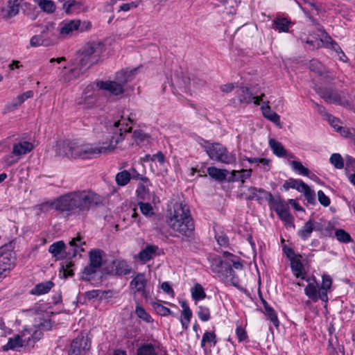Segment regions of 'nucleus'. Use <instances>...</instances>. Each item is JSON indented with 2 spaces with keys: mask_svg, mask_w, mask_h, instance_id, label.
Returning <instances> with one entry per match:
<instances>
[{
  "mask_svg": "<svg viewBox=\"0 0 355 355\" xmlns=\"http://www.w3.org/2000/svg\"><path fill=\"white\" fill-rule=\"evenodd\" d=\"M128 123L133 121L128 116L127 119L121 116L120 119L114 121L112 124L106 125L107 130L112 136L109 142L98 143H80L73 141H64L57 146V154L59 156L72 159H94L100 157L102 154H107L114 150L116 145L123 140L124 135L132 130L128 127Z\"/></svg>",
  "mask_w": 355,
  "mask_h": 355,
  "instance_id": "f257e3e1",
  "label": "nucleus"
},
{
  "mask_svg": "<svg viewBox=\"0 0 355 355\" xmlns=\"http://www.w3.org/2000/svg\"><path fill=\"white\" fill-rule=\"evenodd\" d=\"M101 197L90 190L75 191L65 193L53 203V208L69 215L87 214L89 209L101 204Z\"/></svg>",
  "mask_w": 355,
  "mask_h": 355,
  "instance_id": "f03ea898",
  "label": "nucleus"
},
{
  "mask_svg": "<svg viewBox=\"0 0 355 355\" xmlns=\"http://www.w3.org/2000/svg\"><path fill=\"white\" fill-rule=\"evenodd\" d=\"M170 227L181 235L190 238L193 234L194 223L189 207L182 203H175L173 213L167 220Z\"/></svg>",
  "mask_w": 355,
  "mask_h": 355,
  "instance_id": "7ed1b4c3",
  "label": "nucleus"
},
{
  "mask_svg": "<svg viewBox=\"0 0 355 355\" xmlns=\"http://www.w3.org/2000/svg\"><path fill=\"white\" fill-rule=\"evenodd\" d=\"M102 51L103 46L100 43H87L81 50L80 65L88 69L98 61Z\"/></svg>",
  "mask_w": 355,
  "mask_h": 355,
  "instance_id": "20e7f679",
  "label": "nucleus"
},
{
  "mask_svg": "<svg viewBox=\"0 0 355 355\" xmlns=\"http://www.w3.org/2000/svg\"><path fill=\"white\" fill-rule=\"evenodd\" d=\"M208 157L214 161L225 164H230L236 161V157L227 149L219 143L209 144L204 146Z\"/></svg>",
  "mask_w": 355,
  "mask_h": 355,
  "instance_id": "39448f33",
  "label": "nucleus"
},
{
  "mask_svg": "<svg viewBox=\"0 0 355 355\" xmlns=\"http://www.w3.org/2000/svg\"><path fill=\"white\" fill-rule=\"evenodd\" d=\"M102 251L92 250L89 252V263L81 272L80 278L84 281H91L95 278L96 274L102 266Z\"/></svg>",
  "mask_w": 355,
  "mask_h": 355,
  "instance_id": "423d86ee",
  "label": "nucleus"
},
{
  "mask_svg": "<svg viewBox=\"0 0 355 355\" xmlns=\"http://www.w3.org/2000/svg\"><path fill=\"white\" fill-rule=\"evenodd\" d=\"M315 90L327 103H334L344 107L350 106L349 101L346 97L347 93L344 90L338 93L333 87H315Z\"/></svg>",
  "mask_w": 355,
  "mask_h": 355,
  "instance_id": "0eeeda50",
  "label": "nucleus"
},
{
  "mask_svg": "<svg viewBox=\"0 0 355 355\" xmlns=\"http://www.w3.org/2000/svg\"><path fill=\"white\" fill-rule=\"evenodd\" d=\"M215 261L216 264L213 265V271L217 273L218 277L226 283L238 287L239 279L234 275L231 263L229 261H223L220 259H216Z\"/></svg>",
  "mask_w": 355,
  "mask_h": 355,
  "instance_id": "6e6552de",
  "label": "nucleus"
},
{
  "mask_svg": "<svg viewBox=\"0 0 355 355\" xmlns=\"http://www.w3.org/2000/svg\"><path fill=\"white\" fill-rule=\"evenodd\" d=\"M15 253L5 245L0 248V280L15 266Z\"/></svg>",
  "mask_w": 355,
  "mask_h": 355,
  "instance_id": "1a4fd4ad",
  "label": "nucleus"
},
{
  "mask_svg": "<svg viewBox=\"0 0 355 355\" xmlns=\"http://www.w3.org/2000/svg\"><path fill=\"white\" fill-rule=\"evenodd\" d=\"M53 30L54 24L53 23L47 24L40 35H34L31 37L30 45L33 47L40 46H49L53 45L55 40L48 37L49 33H51Z\"/></svg>",
  "mask_w": 355,
  "mask_h": 355,
  "instance_id": "9d476101",
  "label": "nucleus"
},
{
  "mask_svg": "<svg viewBox=\"0 0 355 355\" xmlns=\"http://www.w3.org/2000/svg\"><path fill=\"white\" fill-rule=\"evenodd\" d=\"M81 24L80 20L73 19L63 21L60 24V35L61 37L66 38L73 35L74 32L78 31Z\"/></svg>",
  "mask_w": 355,
  "mask_h": 355,
  "instance_id": "9b49d317",
  "label": "nucleus"
},
{
  "mask_svg": "<svg viewBox=\"0 0 355 355\" xmlns=\"http://www.w3.org/2000/svg\"><path fill=\"white\" fill-rule=\"evenodd\" d=\"M28 331H24L21 336L16 335L12 338H10L7 344L3 347L4 350L15 349L22 347L24 344L29 345L31 343V337L28 336Z\"/></svg>",
  "mask_w": 355,
  "mask_h": 355,
  "instance_id": "f8f14e48",
  "label": "nucleus"
},
{
  "mask_svg": "<svg viewBox=\"0 0 355 355\" xmlns=\"http://www.w3.org/2000/svg\"><path fill=\"white\" fill-rule=\"evenodd\" d=\"M96 87L100 89L107 91L114 96L121 95L125 92L122 85L115 80L98 81L96 83Z\"/></svg>",
  "mask_w": 355,
  "mask_h": 355,
  "instance_id": "ddd939ff",
  "label": "nucleus"
},
{
  "mask_svg": "<svg viewBox=\"0 0 355 355\" xmlns=\"http://www.w3.org/2000/svg\"><path fill=\"white\" fill-rule=\"evenodd\" d=\"M304 293L309 298L314 302H316L319 299L324 302L328 301V296L326 291H321L320 288L318 290L317 285L313 283L308 284L304 288Z\"/></svg>",
  "mask_w": 355,
  "mask_h": 355,
  "instance_id": "4468645a",
  "label": "nucleus"
},
{
  "mask_svg": "<svg viewBox=\"0 0 355 355\" xmlns=\"http://www.w3.org/2000/svg\"><path fill=\"white\" fill-rule=\"evenodd\" d=\"M146 282L145 274L138 273L130 282V286L135 293H141L144 297H146Z\"/></svg>",
  "mask_w": 355,
  "mask_h": 355,
  "instance_id": "2eb2a0df",
  "label": "nucleus"
},
{
  "mask_svg": "<svg viewBox=\"0 0 355 355\" xmlns=\"http://www.w3.org/2000/svg\"><path fill=\"white\" fill-rule=\"evenodd\" d=\"M259 191L264 193V198L268 200L270 204L272 205L277 214L289 209L288 204L284 200L281 199L275 200L271 193L268 192L264 189H260Z\"/></svg>",
  "mask_w": 355,
  "mask_h": 355,
  "instance_id": "dca6fc26",
  "label": "nucleus"
},
{
  "mask_svg": "<svg viewBox=\"0 0 355 355\" xmlns=\"http://www.w3.org/2000/svg\"><path fill=\"white\" fill-rule=\"evenodd\" d=\"M34 148V145L26 141H19L13 144L12 154L17 155L19 159L27 153L31 152Z\"/></svg>",
  "mask_w": 355,
  "mask_h": 355,
  "instance_id": "f3484780",
  "label": "nucleus"
},
{
  "mask_svg": "<svg viewBox=\"0 0 355 355\" xmlns=\"http://www.w3.org/2000/svg\"><path fill=\"white\" fill-rule=\"evenodd\" d=\"M23 1L24 0H8V6L3 8L1 10L3 18L8 19L18 14L20 3Z\"/></svg>",
  "mask_w": 355,
  "mask_h": 355,
  "instance_id": "a211bd4d",
  "label": "nucleus"
},
{
  "mask_svg": "<svg viewBox=\"0 0 355 355\" xmlns=\"http://www.w3.org/2000/svg\"><path fill=\"white\" fill-rule=\"evenodd\" d=\"M320 224L315 223L312 219H309L305 223L304 225L298 231L297 235L301 239L305 241L308 239L314 230H319L320 227Z\"/></svg>",
  "mask_w": 355,
  "mask_h": 355,
  "instance_id": "6ab92c4d",
  "label": "nucleus"
},
{
  "mask_svg": "<svg viewBox=\"0 0 355 355\" xmlns=\"http://www.w3.org/2000/svg\"><path fill=\"white\" fill-rule=\"evenodd\" d=\"M138 69L135 68L130 71L121 70L115 75V81L122 85L124 88L125 85L132 80L134 75L137 73Z\"/></svg>",
  "mask_w": 355,
  "mask_h": 355,
  "instance_id": "aec40b11",
  "label": "nucleus"
},
{
  "mask_svg": "<svg viewBox=\"0 0 355 355\" xmlns=\"http://www.w3.org/2000/svg\"><path fill=\"white\" fill-rule=\"evenodd\" d=\"M95 101L96 96H94V86L89 85L85 88L80 101L78 102V104H83L89 107H92L95 103Z\"/></svg>",
  "mask_w": 355,
  "mask_h": 355,
  "instance_id": "412c9836",
  "label": "nucleus"
},
{
  "mask_svg": "<svg viewBox=\"0 0 355 355\" xmlns=\"http://www.w3.org/2000/svg\"><path fill=\"white\" fill-rule=\"evenodd\" d=\"M66 245L64 241H59L52 243L49 248V252L58 260L65 258Z\"/></svg>",
  "mask_w": 355,
  "mask_h": 355,
  "instance_id": "4be33fe9",
  "label": "nucleus"
},
{
  "mask_svg": "<svg viewBox=\"0 0 355 355\" xmlns=\"http://www.w3.org/2000/svg\"><path fill=\"white\" fill-rule=\"evenodd\" d=\"M309 69L311 71L315 72L319 76H324L327 79V83H330L334 80V77L327 71L326 68L323 64L316 60H313L310 62Z\"/></svg>",
  "mask_w": 355,
  "mask_h": 355,
  "instance_id": "5701e85b",
  "label": "nucleus"
},
{
  "mask_svg": "<svg viewBox=\"0 0 355 355\" xmlns=\"http://www.w3.org/2000/svg\"><path fill=\"white\" fill-rule=\"evenodd\" d=\"M261 109L265 118L273 122L277 125L280 126V117L276 112L270 109L269 101L263 102Z\"/></svg>",
  "mask_w": 355,
  "mask_h": 355,
  "instance_id": "b1692460",
  "label": "nucleus"
},
{
  "mask_svg": "<svg viewBox=\"0 0 355 355\" xmlns=\"http://www.w3.org/2000/svg\"><path fill=\"white\" fill-rule=\"evenodd\" d=\"M236 98L240 104H249L253 101L252 94L249 88L241 87L236 90Z\"/></svg>",
  "mask_w": 355,
  "mask_h": 355,
  "instance_id": "393cba45",
  "label": "nucleus"
},
{
  "mask_svg": "<svg viewBox=\"0 0 355 355\" xmlns=\"http://www.w3.org/2000/svg\"><path fill=\"white\" fill-rule=\"evenodd\" d=\"M90 340L87 337H85L83 335L77 336L73 340L71 347L73 349H78L79 352L88 350L90 347Z\"/></svg>",
  "mask_w": 355,
  "mask_h": 355,
  "instance_id": "a878e982",
  "label": "nucleus"
},
{
  "mask_svg": "<svg viewBox=\"0 0 355 355\" xmlns=\"http://www.w3.org/2000/svg\"><path fill=\"white\" fill-rule=\"evenodd\" d=\"M69 244L71 248L67 252L65 251V258L66 257H69V258L74 257L76 255L79 249L80 251L83 252L84 249L80 247V245L85 244V242H82L81 238L78 236L77 238L73 239L69 242Z\"/></svg>",
  "mask_w": 355,
  "mask_h": 355,
  "instance_id": "bb28decb",
  "label": "nucleus"
},
{
  "mask_svg": "<svg viewBox=\"0 0 355 355\" xmlns=\"http://www.w3.org/2000/svg\"><path fill=\"white\" fill-rule=\"evenodd\" d=\"M252 175L251 169H242L241 171L233 170L231 175L228 178V182H235L241 180L242 182L245 179L249 178Z\"/></svg>",
  "mask_w": 355,
  "mask_h": 355,
  "instance_id": "cd10ccee",
  "label": "nucleus"
},
{
  "mask_svg": "<svg viewBox=\"0 0 355 355\" xmlns=\"http://www.w3.org/2000/svg\"><path fill=\"white\" fill-rule=\"evenodd\" d=\"M54 286L51 281H46L37 284L31 291V293L35 295H40L47 293Z\"/></svg>",
  "mask_w": 355,
  "mask_h": 355,
  "instance_id": "c85d7f7f",
  "label": "nucleus"
},
{
  "mask_svg": "<svg viewBox=\"0 0 355 355\" xmlns=\"http://www.w3.org/2000/svg\"><path fill=\"white\" fill-rule=\"evenodd\" d=\"M306 184L302 180L298 179L290 178L286 180L283 184V189L285 191H288L289 189H294L299 192H302L306 187Z\"/></svg>",
  "mask_w": 355,
  "mask_h": 355,
  "instance_id": "c756f323",
  "label": "nucleus"
},
{
  "mask_svg": "<svg viewBox=\"0 0 355 355\" xmlns=\"http://www.w3.org/2000/svg\"><path fill=\"white\" fill-rule=\"evenodd\" d=\"M207 173L210 177L218 181L225 180L229 174V171L227 169H220L215 166L209 167Z\"/></svg>",
  "mask_w": 355,
  "mask_h": 355,
  "instance_id": "7c9ffc66",
  "label": "nucleus"
},
{
  "mask_svg": "<svg viewBox=\"0 0 355 355\" xmlns=\"http://www.w3.org/2000/svg\"><path fill=\"white\" fill-rule=\"evenodd\" d=\"M275 29L279 32L288 33L289 26L293 24V22L285 17H276L274 21Z\"/></svg>",
  "mask_w": 355,
  "mask_h": 355,
  "instance_id": "2f4dec72",
  "label": "nucleus"
},
{
  "mask_svg": "<svg viewBox=\"0 0 355 355\" xmlns=\"http://www.w3.org/2000/svg\"><path fill=\"white\" fill-rule=\"evenodd\" d=\"M291 268L293 274L297 277H300L304 279L305 272H304V266L298 258H293L291 261Z\"/></svg>",
  "mask_w": 355,
  "mask_h": 355,
  "instance_id": "473e14b6",
  "label": "nucleus"
},
{
  "mask_svg": "<svg viewBox=\"0 0 355 355\" xmlns=\"http://www.w3.org/2000/svg\"><path fill=\"white\" fill-rule=\"evenodd\" d=\"M113 265L115 267V273L118 275H125L130 272V267L123 260L114 261Z\"/></svg>",
  "mask_w": 355,
  "mask_h": 355,
  "instance_id": "72a5a7b5",
  "label": "nucleus"
},
{
  "mask_svg": "<svg viewBox=\"0 0 355 355\" xmlns=\"http://www.w3.org/2000/svg\"><path fill=\"white\" fill-rule=\"evenodd\" d=\"M150 182L148 183H144V182L139 183L137 189L136 190L137 198L139 200H145L149 197V189Z\"/></svg>",
  "mask_w": 355,
  "mask_h": 355,
  "instance_id": "f704fd0d",
  "label": "nucleus"
},
{
  "mask_svg": "<svg viewBox=\"0 0 355 355\" xmlns=\"http://www.w3.org/2000/svg\"><path fill=\"white\" fill-rule=\"evenodd\" d=\"M157 249L158 247L156 245H147L145 249L139 252V257L141 261H148L155 254Z\"/></svg>",
  "mask_w": 355,
  "mask_h": 355,
  "instance_id": "c9c22d12",
  "label": "nucleus"
},
{
  "mask_svg": "<svg viewBox=\"0 0 355 355\" xmlns=\"http://www.w3.org/2000/svg\"><path fill=\"white\" fill-rule=\"evenodd\" d=\"M269 145L272 150L273 153L277 156L282 157L286 155V150L280 142L277 141L274 139H270L269 140Z\"/></svg>",
  "mask_w": 355,
  "mask_h": 355,
  "instance_id": "e433bc0d",
  "label": "nucleus"
},
{
  "mask_svg": "<svg viewBox=\"0 0 355 355\" xmlns=\"http://www.w3.org/2000/svg\"><path fill=\"white\" fill-rule=\"evenodd\" d=\"M217 342L216 335L214 331H206L202 336L200 346L202 348H205L207 343H210L213 346H215Z\"/></svg>",
  "mask_w": 355,
  "mask_h": 355,
  "instance_id": "4c0bfd02",
  "label": "nucleus"
},
{
  "mask_svg": "<svg viewBox=\"0 0 355 355\" xmlns=\"http://www.w3.org/2000/svg\"><path fill=\"white\" fill-rule=\"evenodd\" d=\"M191 296L195 301L203 300L206 297V293L203 287L198 283H196L191 288Z\"/></svg>",
  "mask_w": 355,
  "mask_h": 355,
  "instance_id": "58836bf2",
  "label": "nucleus"
},
{
  "mask_svg": "<svg viewBox=\"0 0 355 355\" xmlns=\"http://www.w3.org/2000/svg\"><path fill=\"white\" fill-rule=\"evenodd\" d=\"M115 180L119 186L123 187L128 184L131 180V176L128 171L124 170L116 175Z\"/></svg>",
  "mask_w": 355,
  "mask_h": 355,
  "instance_id": "ea45409f",
  "label": "nucleus"
},
{
  "mask_svg": "<svg viewBox=\"0 0 355 355\" xmlns=\"http://www.w3.org/2000/svg\"><path fill=\"white\" fill-rule=\"evenodd\" d=\"M137 355H157V353L155 346L151 343H147L137 349Z\"/></svg>",
  "mask_w": 355,
  "mask_h": 355,
  "instance_id": "a19ab883",
  "label": "nucleus"
},
{
  "mask_svg": "<svg viewBox=\"0 0 355 355\" xmlns=\"http://www.w3.org/2000/svg\"><path fill=\"white\" fill-rule=\"evenodd\" d=\"M24 331H28L27 335L31 337V343L29 345H33L37 340H39L43 334L41 329H35L31 328L29 329H25Z\"/></svg>",
  "mask_w": 355,
  "mask_h": 355,
  "instance_id": "79ce46f5",
  "label": "nucleus"
},
{
  "mask_svg": "<svg viewBox=\"0 0 355 355\" xmlns=\"http://www.w3.org/2000/svg\"><path fill=\"white\" fill-rule=\"evenodd\" d=\"M38 6L41 10L48 13H52L55 10V5L53 1L50 0H40Z\"/></svg>",
  "mask_w": 355,
  "mask_h": 355,
  "instance_id": "37998d69",
  "label": "nucleus"
},
{
  "mask_svg": "<svg viewBox=\"0 0 355 355\" xmlns=\"http://www.w3.org/2000/svg\"><path fill=\"white\" fill-rule=\"evenodd\" d=\"M153 309L156 311V312L162 316H166L171 315L173 317H176V314L172 312L168 308L162 305L159 303L154 302L153 304Z\"/></svg>",
  "mask_w": 355,
  "mask_h": 355,
  "instance_id": "c03bdc74",
  "label": "nucleus"
},
{
  "mask_svg": "<svg viewBox=\"0 0 355 355\" xmlns=\"http://www.w3.org/2000/svg\"><path fill=\"white\" fill-rule=\"evenodd\" d=\"M73 266V263L69 260H66L61 263L60 272H63L64 277H72L73 275V270L72 269Z\"/></svg>",
  "mask_w": 355,
  "mask_h": 355,
  "instance_id": "a18cd8bd",
  "label": "nucleus"
},
{
  "mask_svg": "<svg viewBox=\"0 0 355 355\" xmlns=\"http://www.w3.org/2000/svg\"><path fill=\"white\" fill-rule=\"evenodd\" d=\"M291 164L293 171L297 172L300 175L309 176L310 173L309 170L304 167L300 162L294 160L291 162Z\"/></svg>",
  "mask_w": 355,
  "mask_h": 355,
  "instance_id": "49530a36",
  "label": "nucleus"
},
{
  "mask_svg": "<svg viewBox=\"0 0 355 355\" xmlns=\"http://www.w3.org/2000/svg\"><path fill=\"white\" fill-rule=\"evenodd\" d=\"M81 4L78 1H72L71 2H66L63 5V9L67 14H71L77 12L80 8Z\"/></svg>",
  "mask_w": 355,
  "mask_h": 355,
  "instance_id": "de8ad7c7",
  "label": "nucleus"
},
{
  "mask_svg": "<svg viewBox=\"0 0 355 355\" xmlns=\"http://www.w3.org/2000/svg\"><path fill=\"white\" fill-rule=\"evenodd\" d=\"M191 318H192L191 310H182L180 322H181L183 329L187 330L188 329Z\"/></svg>",
  "mask_w": 355,
  "mask_h": 355,
  "instance_id": "09e8293b",
  "label": "nucleus"
},
{
  "mask_svg": "<svg viewBox=\"0 0 355 355\" xmlns=\"http://www.w3.org/2000/svg\"><path fill=\"white\" fill-rule=\"evenodd\" d=\"M330 163L336 168L341 169L344 167V162L339 153H334L329 159Z\"/></svg>",
  "mask_w": 355,
  "mask_h": 355,
  "instance_id": "8fccbe9b",
  "label": "nucleus"
},
{
  "mask_svg": "<svg viewBox=\"0 0 355 355\" xmlns=\"http://www.w3.org/2000/svg\"><path fill=\"white\" fill-rule=\"evenodd\" d=\"M139 201L138 202V206L139 207L140 211L144 216L147 217H150L154 215L153 209L152 205L148 202H144Z\"/></svg>",
  "mask_w": 355,
  "mask_h": 355,
  "instance_id": "3c124183",
  "label": "nucleus"
},
{
  "mask_svg": "<svg viewBox=\"0 0 355 355\" xmlns=\"http://www.w3.org/2000/svg\"><path fill=\"white\" fill-rule=\"evenodd\" d=\"M335 236L340 242L348 243L352 241L349 234L342 229L337 230Z\"/></svg>",
  "mask_w": 355,
  "mask_h": 355,
  "instance_id": "603ef678",
  "label": "nucleus"
},
{
  "mask_svg": "<svg viewBox=\"0 0 355 355\" xmlns=\"http://www.w3.org/2000/svg\"><path fill=\"white\" fill-rule=\"evenodd\" d=\"M197 315L200 320L207 322L210 319V311L208 307L204 306H199L197 311Z\"/></svg>",
  "mask_w": 355,
  "mask_h": 355,
  "instance_id": "864d4df0",
  "label": "nucleus"
},
{
  "mask_svg": "<svg viewBox=\"0 0 355 355\" xmlns=\"http://www.w3.org/2000/svg\"><path fill=\"white\" fill-rule=\"evenodd\" d=\"M83 69L84 68H83L81 66H80V68L74 67V68L71 69L68 73H67L64 76V77H63L64 81L68 82L73 78L78 77L79 75L81 73H83Z\"/></svg>",
  "mask_w": 355,
  "mask_h": 355,
  "instance_id": "5fc2aeb1",
  "label": "nucleus"
},
{
  "mask_svg": "<svg viewBox=\"0 0 355 355\" xmlns=\"http://www.w3.org/2000/svg\"><path fill=\"white\" fill-rule=\"evenodd\" d=\"M304 193V197L307 202L311 205L315 203V193L307 184L304 187V191L302 192Z\"/></svg>",
  "mask_w": 355,
  "mask_h": 355,
  "instance_id": "6e6d98bb",
  "label": "nucleus"
},
{
  "mask_svg": "<svg viewBox=\"0 0 355 355\" xmlns=\"http://www.w3.org/2000/svg\"><path fill=\"white\" fill-rule=\"evenodd\" d=\"M332 284V279L331 277L328 275H323L322 277V284L320 287L321 291H326L327 294V291L330 290Z\"/></svg>",
  "mask_w": 355,
  "mask_h": 355,
  "instance_id": "4d7b16f0",
  "label": "nucleus"
},
{
  "mask_svg": "<svg viewBox=\"0 0 355 355\" xmlns=\"http://www.w3.org/2000/svg\"><path fill=\"white\" fill-rule=\"evenodd\" d=\"M135 312L137 315L143 320L147 322H150L152 321L150 315L145 311V309L143 307L139 305L137 306Z\"/></svg>",
  "mask_w": 355,
  "mask_h": 355,
  "instance_id": "13d9d810",
  "label": "nucleus"
},
{
  "mask_svg": "<svg viewBox=\"0 0 355 355\" xmlns=\"http://www.w3.org/2000/svg\"><path fill=\"white\" fill-rule=\"evenodd\" d=\"M20 159L12 154V151L3 157V162L7 166H10L19 162Z\"/></svg>",
  "mask_w": 355,
  "mask_h": 355,
  "instance_id": "bf43d9fd",
  "label": "nucleus"
},
{
  "mask_svg": "<svg viewBox=\"0 0 355 355\" xmlns=\"http://www.w3.org/2000/svg\"><path fill=\"white\" fill-rule=\"evenodd\" d=\"M128 171L130 174L131 179L136 180H141L142 182H144V183L149 182V179L146 177H143L141 175H140L135 168H130V170Z\"/></svg>",
  "mask_w": 355,
  "mask_h": 355,
  "instance_id": "052dcab7",
  "label": "nucleus"
},
{
  "mask_svg": "<svg viewBox=\"0 0 355 355\" xmlns=\"http://www.w3.org/2000/svg\"><path fill=\"white\" fill-rule=\"evenodd\" d=\"M215 238L217 241V243L221 246H227L229 244V239L227 236L223 233L220 232L215 236Z\"/></svg>",
  "mask_w": 355,
  "mask_h": 355,
  "instance_id": "680f3d73",
  "label": "nucleus"
},
{
  "mask_svg": "<svg viewBox=\"0 0 355 355\" xmlns=\"http://www.w3.org/2000/svg\"><path fill=\"white\" fill-rule=\"evenodd\" d=\"M318 199L320 203L324 207H328L330 205V199L324 193L320 190L318 191Z\"/></svg>",
  "mask_w": 355,
  "mask_h": 355,
  "instance_id": "e2e57ef3",
  "label": "nucleus"
},
{
  "mask_svg": "<svg viewBox=\"0 0 355 355\" xmlns=\"http://www.w3.org/2000/svg\"><path fill=\"white\" fill-rule=\"evenodd\" d=\"M280 219L286 223H291L293 221V217L289 213V209L277 214Z\"/></svg>",
  "mask_w": 355,
  "mask_h": 355,
  "instance_id": "0e129e2a",
  "label": "nucleus"
},
{
  "mask_svg": "<svg viewBox=\"0 0 355 355\" xmlns=\"http://www.w3.org/2000/svg\"><path fill=\"white\" fill-rule=\"evenodd\" d=\"M266 315L276 327H277L279 326V322L276 312L273 309V308L272 309H270L269 311L266 312Z\"/></svg>",
  "mask_w": 355,
  "mask_h": 355,
  "instance_id": "69168bd1",
  "label": "nucleus"
},
{
  "mask_svg": "<svg viewBox=\"0 0 355 355\" xmlns=\"http://www.w3.org/2000/svg\"><path fill=\"white\" fill-rule=\"evenodd\" d=\"M21 105V103H18L17 97H16L15 98L13 99V101L11 103H8L6 105L5 109H4V112L6 113V112H12L15 110H16Z\"/></svg>",
  "mask_w": 355,
  "mask_h": 355,
  "instance_id": "338daca9",
  "label": "nucleus"
},
{
  "mask_svg": "<svg viewBox=\"0 0 355 355\" xmlns=\"http://www.w3.org/2000/svg\"><path fill=\"white\" fill-rule=\"evenodd\" d=\"M327 118V120L329 121V122L330 123L331 125L336 130H337V131L341 130L342 127L339 125L340 121L337 118L333 116L331 114L328 115V116Z\"/></svg>",
  "mask_w": 355,
  "mask_h": 355,
  "instance_id": "774afa93",
  "label": "nucleus"
}]
</instances>
